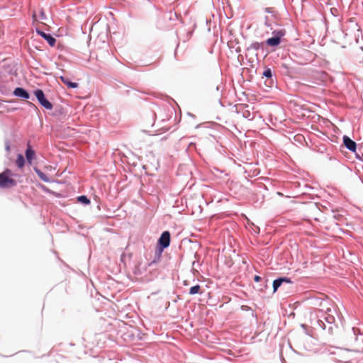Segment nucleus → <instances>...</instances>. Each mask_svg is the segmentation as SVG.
Here are the masks:
<instances>
[{"label":"nucleus","mask_w":363,"mask_h":363,"mask_svg":"<svg viewBox=\"0 0 363 363\" xmlns=\"http://www.w3.org/2000/svg\"><path fill=\"white\" fill-rule=\"evenodd\" d=\"M60 79L62 82L66 84L69 88H77L78 87V84L76 82H72L69 80V79L66 77H60Z\"/></svg>","instance_id":"nucleus-12"},{"label":"nucleus","mask_w":363,"mask_h":363,"mask_svg":"<svg viewBox=\"0 0 363 363\" xmlns=\"http://www.w3.org/2000/svg\"><path fill=\"white\" fill-rule=\"evenodd\" d=\"M345 354H343V358L345 359V361H342L343 363H351L353 361L357 359L356 354L357 353H362L363 352V348L361 350H345Z\"/></svg>","instance_id":"nucleus-4"},{"label":"nucleus","mask_w":363,"mask_h":363,"mask_svg":"<svg viewBox=\"0 0 363 363\" xmlns=\"http://www.w3.org/2000/svg\"><path fill=\"white\" fill-rule=\"evenodd\" d=\"M37 33L41 37H43L45 40H46L50 46H54L55 45V43H56L55 38H53L50 34H47V33H44L43 31H40V30H37Z\"/></svg>","instance_id":"nucleus-8"},{"label":"nucleus","mask_w":363,"mask_h":363,"mask_svg":"<svg viewBox=\"0 0 363 363\" xmlns=\"http://www.w3.org/2000/svg\"><path fill=\"white\" fill-rule=\"evenodd\" d=\"M170 242V233L168 231H164L161 235L159 239V243L162 248H166L169 245Z\"/></svg>","instance_id":"nucleus-6"},{"label":"nucleus","mask_w":363,"mask_h":363,"mask_svg":"<svg viewBox=\"0 0 363 363\" xmlns=\"http://www.w3.org/2000/svg\"><path fill=\"white\" fill-rule=\"evenodd\" d=\"M78 201L87 205L90 203L89 199L86 196H80L77 198Z\"/></svg>","instance_id":"nucleus-17"},{"label":"nucleus","mask_w":363,"mask_h":363,"mask_svg":"<svg viewBox=\"0 0 363 363\" xmlns=\"http://www.w3.org/2000/svg\"><path fill=\"white\" fill-rule=\"evenodd\" d=\"M260 277L259 276H255L254 279L255 281H259L260 280Z\"/></svg>","instance_id":"nucleus-20"},{"label":"nucleus","mask_w":363,"mask_h":363,"mask_svg":"<svg viewBox=\"0 0 363 363\" xmlns=\"http://www.w3.org/2000/svg\"><path fill=\"white\" fill-rule=\"evenodd\" d=\"M35 156V152L30 148V146L27 148L26 151V157L28 160V162L31 164L32 160Z\"/></svg>","instance_id":"nucleus-13"},{"label":"nucleus","mask_w":363,"mask_h":363,"mask_svg":"<svg viewBox=\"0 0 363 363\" xmlns=\"http://www.w3.org/2000/svg\"><path fill=\"white\" fill-rule=\"evenodd\" d=\"M263 75L266 77H268V78H270L272 77V71L270 69H266L264 72H263Z\"/></svg>","instance_id":"nucleus-18"},{"label":"nucleus","mask_w":363,"mask_h":363,"mask_svg":"<svg viewBox=\"0 0 363 363\" xmlns=\"http://www.w3.org/2000/svg\"><path fill=\"white\" fill-rule=\"evenodd\" d=\"M6 150H9V146H7V147H6Z\"/></svg>","instance_id":"nucleus-25"},{"label":"nucleus","mask_w":363,"mask_h":363,"mask_svg":"<svg viewBox=\"0 0 363 363\" xmlns=\"http://www.w3.org/2000/svg\"><path fill=\"white\" fill-rule=\"evenodd\" d=\"M330 312L331 308H328L327 311H325V316L324 317V320L328 324L332 325L335 323V319L333 314L330 313Z\"/></svg>","instance_id":"nucleus-11"},{"label":"nucleus","mask_w":363,"mask_h":363,"mask_svg":"<svg viewBox=\"0 0 363 363\" xmlns=\"http://www.w3.org/2000/svg\"><path fill=\"white\" fill-rule=\"evenodd\" d=\"M283 282L290 283L291 281L286 277L279 278L278 279L274 280L273 282L274 291H276Z\"/></svg>","instance_id":"nucleus-10"},{"label":"nucleus","mask_w":363,"mask_h":363,"mask_svg":"<svg viewBox=\"0 0 363 363\" xmlns=\"http://www.w3.org/2000/svg\"><path fill=\"white\" fill-rule=\"evenodd\" d=\"M11 170L6 169L0 174V188H11L16 185V181L13 178Z\"/></svg>","instance_id":"nucleus-1"},{"label":"nucleus","mask_w":363,"mask_h":363,"mask_svg":"<svg viewBox=\"0 0 363 363\" xmlns=\"http://www.w3.org/2000/svg\"><path fill=\"white\" fill-rule=\"evenodd\" d=\"M252 47H253L254 48L258 49V48H259V43H253V44H252Z\"/></svg>","instance_id":"nucleus-19"},{"label":"nucleus","mask_w":363,"mask_h":363,"mask_svg":"<svg viewBox=\"0 0 363 363\" xmlns=\"http://www.w3.org/2000/svg\"><path fill=\"white\" fill-rule=\"evenodd\" d=\"M321 322H322V323H323V329H325V328H326V326H325V323H324L323 321H321Z\"/></svg>","instance_id":"nucleus-23"},{"label":"nucleus","mask_w":363,"mask_h":363,"mask_svg":"<svg viewBox=\"0 0 363 363\" xmlns=\"http://www.w3.org/2000/svg\"><path fill=\"white\" fill-rule=\"evenodd\" d=\"M333 327L332 325H330V326H329V327H328V330H329V331H332V330H333Z\"/></svg>","instance_id":"nucleus-22"},{"label":"nucleus","mask_w":363,"mask_h":363,"mask_svg":"<svg viewBox=\"0 0 363 363\" xmlns=\"http://www.w3.org/2000/svg\"><path fill=\"white\" fill-rule=\"evenodd\" d=\"M35 96L38 100L39 103L46 109L51 110L52 104L45 99L43 91L41 89H37L34 92Z\"/></svg>","instance_id":"nucleus-3"},{"label":"nucleus","mask_w":363,"mask_h":363,"mask_svg":"<svg viewBox=\"0 0 363 363\" xmlns=\"http://www.w3.org/2000/svg\"><path fill=\"white\" fill-rule=\"evenodd\" d=\"M16 164L19 168H22L24 166L25 160L21 154L18 155L17 159L16 160Z\"/></svg>","instance_id":"nucleus-14"},{"label":"nucleus","mask_w":363,"mask_h":363,"mask_svg":"<svg viewBox=\"0 0 363 363\" xmlns=\"http://www.w3.org/2000/svg\"><path fill=\"white\" fill-rule=\"evenodd\" d=\"M201 291V286L199 285H196L190 288L189 294L191 295H194L196 294H199Z\"/></svg>","instance_id":"nucleus-15"},{"label":"nucleus","mask_w":363,"mask_h":363,"mask_svg":"<svg viewBox=\"0 0 363 363\" xmlns=\"http://www.w3.org/2000/svg\"><path fill=\"white\" fill-rule=\"evenodd\" d=\"M343 142H344V144H345V147L348 150H351L352 152H355L357 145H356V143L354 141L351 140L347 136H344Z\"/></svg>","instance_id":"nucleus-7"},{"label":"nucleus","mask_w":363,"mask_h":363,"mask_svg":"<svg viewBox=\"0 0 363 363\" xmlns=\"http://www.w3.org/2000/svg\"><path fill=\"white\" fill-rule=\"evenodd\" d=\"M13 94L18 97H21L23 99H28L29 98V94L23 88H16Z\"/></svg>","instance_id":"nucleus-9"},{"label":"nucleus","mask_w":363,"mask_h":363,"mask_svg":"<svg viewBox=\"0 0 363 363\" xmlns=\"http://www.w3.org/2000/svg\"><path fill=\"white\" fill-rule=\"evenodd\" d=\"M35 172L37 173V174L38 175V177L44 182H49V179L48 178V177L43 173L39 169H35Z\"/></svg>","instance_id":"nucleus-16"},{"label":"nucleus","mask_w":363,"mask_h":363,"mask_svg":"<svg viewBox=\"0 0 363 363\" xmlns=\"http://www.w3.org/2000/svg\"><path fill=\"white\" fill-rule=\"evenodd\" d=\"M284 35L282 30L277 33L274 37L270 38L267 40V44L269 46H277L280 43L281 37Z\"/></svg>","instance_id":"nucleus-5"},{"label":"nucleus","mask_w":363,"mask_h":363,"mask_svg":"<svg viewBox=\"0 0 363 363\" xmlns=\"http://www.w3.org/2000/svg\"><path fill=\"white\" fill-rule=\"evenodd\" d=\"M40 15H41L42 18H44V17H45V13H44V11H40Z\"/></svg>","instance_id":"nucleus-21"},{"label":"nucleus","mask_w":363,"mask_h":363,"mask_svg":"<svg viewBox=\"0 0 363 363\" xmlns=\"http://www.w3.org/2000/svg\"><path fill=\"white\" fill-rule=\"evenodd\" d=\"M345 350L341 348H332V350H329L327 354L331 355L330 359L333 361L337 362H342V361H345L346 359L343 358V354H345Z\"/></svg>","instance_id":"nucleus-2"},{"label":"nucleus","mask_w":363,"mask_h":363,"mask_svg":"<svg viewBox=\"0 0 363 363\" xmlns=\"http://www.w3.org/2000/svg\"><path fill=\"white\" fill-rule=\"evenodd\" d=\"M33 18H35V13H33Z\"/></svg>","instance_id":"nucleus-24"}]
</instances>
